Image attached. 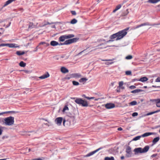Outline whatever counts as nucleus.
Returning <instances> with one entry per match:
<instances>
[{
    "label": "nucleus",
    "mask_w": 160,
    "mask_h": 160,
    "mask_svg": "<svg viewBox=\"0 0 160 160\" xmlns=\"http://www.w3.org/2000/svg\"><path fill=\"white\" fill-rule=\"evenodd\" d=\"M14 119L13 117L10 116L4 118L2 122L6 125L12 126L14 124Z\"/></svg>",
    "instance_id": "f257e3e1"
},
{
    "label": "nucleus",
    "mask_w": 160,
    "mask_h": 160,
    "mask_svg": "<svg viewBox=\"0 0 160 160\" xmlns=\"http://www.w3.org/2000/svg\"><path fill=\"white\" fill-rule=\"evenodd\" d=\"M149 149L148 146H145L143 149L141 148H135L134 150L135 154H137L139 153H144L147 152Z\"/></svg>",
    "instance_id": "f03ea898"
},
{
    "label": "nucleus",
    "mask_w": 160,
    "mask_h": 160,
    "mask_svg": "<svg viewBox=\"0 0 160 160\" xmlns=\"http://www.w3.org/2000/svg\"><path fill=\"white\" fill-rule=\"evenodd\" d=\"M129 29V28H128L118 32V38L116 39V40H118L123 38L127 34V31Z\"/></svg>",
    "instance_id": "7ed1b4c3"
},
{
    "label": "nucleus",
    "mask_w": 160,
    "mask_h": 160,
    "mask_svg": "<svg viewBox=\"0 0 160 160\" xmlns=\"http://www.w3.org/2000/svg\"><path fill=\"white\" fill-rule=\"evenodd\" d=\"M75 102L77 104L81 105L84 107H87L89 106L87 101L83 100L81 98H77L75 100Z\"/></svg>",
    "instance_id": "20e7f679"
},
{
    "label": "nucleus",
    "mask_w": 160,
    "mask_h": 160,
    "mask_svg": "<svg viewBox=\"0 0 160 160\" xmlns=\"http://www.w3.org/2000/svg\"><path fill=\"white\" fill-rule=\"evenodd\" d=\"M78 40V38H74L72 39L67 40L63 43H59V44H58V45H63L69 44L71 43L77 42Z\"/></svg>",
    "instance_id": "39448f33"
},
{
    "label": "nucleus",
    "mask_w": 160,
    "mask_h": 160,
    "mask_svg": "<svg viewBox=\"0 0 160 160\" xmlns=\"http://www.w3.org/2000/svg\"><path fill=\"white\" fill-rule=\"evenodd\" d=\"M74 37V35L73 34L65 35L60 36L59 38V40L60 42H63L65 39L72 38Z\"/></svg>",
    "instance_id": "423d86ee"
},
{
    "label": "nucleus",
    "mask_w": 160,
    "mask_h": 160,
    "mask_svg": "<svg viewBox=\"0 0 160 160\" xmlns=\"http://www.w3.org/2000/svg\"><path fill=\"white\" fill-rule=\"evenodd\" d=\"M160 25V23H157V24H150L149 23L147 22L146 23H143L141 24L140 25H137L135 28H140L141 27L144 26H150V25H152V26H155V25Z\"/></svg>",
    "instance_id": "0eeeda50"
},
{
    "label": "nucleus",
    "mask_w": 160,
    "mask_h": 160,
    "mask_svg": "<svg viewBox=\"0 0 160 160\" xmlns=\"http://www.w3.org/2000/svg\"><path fill=\"white\" fill-rule=\"evenodd\" d=\"M126 152L127 153L126 156L127 157H130L131 156L132 152L131 151V148L129 146H128L126 150Z\"/></svg>",
    "instance_id": "6e6552de"
},
{
    "label": "nucleus",
    "mask_w": 160,
    "mask_h": 160,
    "mask_svg": "<svg viewBox=\"0 0 160 160\" xmlns=\"http://www.w3.org/2000/svg\"><path fill=\"white\" fill-rule=\"evenodd\" d=\"M150 101L152 102H155L157 107L160 108V98L155 99H150Z\"/></svg>",
    "instance_id": "1a4fd4ad"
},
{
    "label": "nucleus",
    "mask_w": 160,
    "mask_h": 160,
    "mask_svg": "<svg viewBox=\"0 0 160 160\" xmlns=\"http://www.w3.org/2000/svg\"><path fill=\"white\" fill-rule=\"evenodd\" d=\"M63 118L62 117H58L56 118L55 120L56 123L58 125H61V123L62 121Z\"/></svg>",
    "instance_id": "9d476101"
},
{
    "label": "nucleus",
    "mask_w": 160,
    "mask_h": 160,
    "mask_svg": "<svg viewBox=\"0 0 160 160\" xmlns=\"http://www.w3.org/2000/svg\"><path fill=\"white\" fill-rule=\"evenodd\" d=\"M102 147L100 148H98V149L95 150V151H93L92 152H90V153H88V154H87L86 155V156L87 157H88L91 156H92V155H93V154H95L96 152L98 151L99 150L102 149Z\"/></svg>",
    "instance_id": "9b49d317"
},
{
    "label": "nucleus",
    "mask_w": 160,
    "mask_h": 160,
    "mask_svg": "<svg viewBox=\"0 0 160 160\" xmlns=\"http://www.w3.org/2000/svg\"><path fill=\"white\" fill-rule=\"evenodd\" d=\"M115 107V104L112 103H108L105 104V107L107 109H111Z\"/></svg>",
    "instance_id": "f8f14e48"
},
{
    "label": "nucleus",
    "mask_w": 160,
    "mask_h": 160,
    "mask_svg": "<svg viewBox=\"0 0 160 160\" xmlns=\"http://www.w3.org/2000/svg\"><path fill=\"white\" fill-rule=\"evenodd\" d=\"M70 76L71 78H79L81 77V75L79 73H72Z\"/></svg>",
    "instance_id": "ddd939ff"
},
{
    "label": "nucleus",
    "mask_w": 160,
    "mask_h": 160,
    "mask_svg": "<svg viewBox=\"0 0 160 160\" xmlns=\"http://www.w3.org/2000/svg\"><path fill=\"white\" fill-rule=\"evenodd\" d=\"M61 71L63 73H67L69 72L68 70L64 67H62L61 68Z\"/></svg>",
    "instance_id": "4468645a"
},
{
    "label": "nucleus",
    "mask_w": 160,
    "mask_h": 160,
    "mask_svg": "<svg viewBox=\"0 0 160 160\" xmlns=\"http://www.w3.org/2000/svg\"><path fill=\"white\" fill-rule=\"evenodd\" d=\"M49 76V74L48 72L43 75L42 76L40 77L39 78L40 79H44L48 77Z\"/></svg>",
    "instance_id": "2eb2a0df"
},
{
    "label": "nucleus",
    "mask_w": 160,
    "mask_h": 160,
    "mask_svg": "<svg viewBox=\"0 0 160 160\" xmlns=\"http://www.w3.org/2000/svg\"><path fill=\"white\" fill-rule=\"evenodd\" d=\"M59 43L55 41H52L50 42V45L53 46L58 45Z\"/></svg>",
    "instance_id": "dca6fc26"
},
{
    "label": "nucleus",
    "mask_w": 160,
    "mask_h": 160,
    "mask_svg": "<svg viewBox=\"0 0 160 160\" xmlns=\"http://www.w3.org/2000/svg\"><path fill=\"white\" fill-rule=\"evenodd\" d=\"M8 47L9 48H16L18 47L15 43H8Z\"/></svg>",
    "instance_id": "f3484780"
},
{
    "label": "nucleus",
    "mask_w": 160,
    "mask_h": 160,
    "mask_svg": "<svg viewBox=\"0 0 160 160\" xmlns=\"http://www.w3.org/2000/svg\"><path fill=\"white\" fill-rule=\"evenodd\" d=\"M153 134V133L152 132H146V133H144V134L142 135L141 136H142V137H147V136H150V135H152Z\"/></svg>",
    "instance_id": "a211bd4d"
},
{
    "label": "nucleus",
    "mask_w": 160,
    "mask_h": 160,
    "mask_svg": "<svg viewBox=\"0 0 160 160\" xmlns=\"http://www.w3.org/2000/svg\"><path fill=\"white\" fill-rule=\"evenodd\" d=\"M122 5L121 4L118 5L116 6L115 8L113 10L112 12L115 13L117 11L120 9Z\"/></svg>",
    "instance_id": "6ab92c4d"
},
{
    "label": "nucleus",
    "mask_w": 160,
    "mask_h": 160,
    "mask_svg": "<svg viewBox=\"0 0 160 160\" xmlns=\"http://www.w3.org/2000/svg\"><path fill=\"white\" fill-rule=\"evenodd\" d=\"M160 1V0H148V2L151 3H156Z\"/></svg>",
    "instance_id": "aec40b11"
},
{
    "label": "nucleus",
    "mask_w": 160,
    "mask_h": 160,
    "mask_svg": "<svg viewBox=\"0 0 160 160\" xmlns=\"http://www.w3.org/2000/svg\"><path fill=\"white\" fill-rule=\"evenodd\" d=\"M148 79L146 77H143L141 78L139 80V81L143 82L147 81Z\"/></svg>",
    "instance_id": "412c9836"
},
{
    "label": "nucleus",
    "mask_w": 160,
    "mask_h": 160,
    "mask_svg": "<svg viewBox=\"0 0 160 160\" xmlns=\"http://www.w3.org/2000/svg\"><path fill=\"white\" fill-rule=\"evenodd\" d=\"M123 84V82L122 81H121L119 82V87L120 88L122 89H124V87L122 86Z\"/></svg>",
    "instance_id": "4be33fe9"
},
{
    "label": "nucleus",
    "mask_w": 160,
    "mask_h": 160,
    "mask_svg": "<svg viewBox=\"0 0 160 160\" xmlns=\"http://www.w3.org/2000/svg\"><path fill=\"white\" fill-rule=\"evenodd\" d=\"M116 38H118L117 32L116 33L113 34L110 37V38L111 39H114Z\"/></svg>",
    "instance_id": "5701e85b"
},
{
    "label": "nucleus",
    "mask_w": 160,
    "mask_h": 160,
    "mask_svg": "<svg viewBox=\"0 0 160 160\" xmlns=\"http://www.w3.org/2000/svg\"><path fill=\"white\" fill-rule=\"evenodd\" d=\"M159 137H157L155 138L152 141L153 143L154 144H155L159 140Z\"/></svg>",
    "instance_id": "b1692460"
},
{
    "label": "nucleus",
    "mask_w": 160,
    "mask_h": 160,
    "mask_svg": "<svg viewBox=\"0 0 160 160\" xmlns=\"http://www.w3.org/2000/svg\"><path fill=\"white\" fill-rule=\"evenodd\" d=\"M142 91V90L140 89H136L131 92L132 93H135Z\"/></svg>",
    "instance_id": "393cba45"
},
{
    "label": "nucleus",
    "mask_w": 160,
    "mask_h": 160,
    "mask_svg": "<svg viewBox=\"0 0 160 160\" xmlns=\"http://www.w3.org/2000/svg\"><path fill=\"white\" fill-rule=\"evenodd\" d=\"M87 80H88L87 78H81L79 80V81L80 82H85Z\"/></svg>",
    "instance_id": "a878e982"
},
{
    "label": "nucleus",
    "mask_w": 160,
    "mask_h": 160,
    "mask_svg": "<svg viewBox=\"0 0 160 160\" xmlns=\"http://www.w3.org/2000/svg\"><path fill=\"white\" fill-rule=\"evenodd\" d=\"M15 112L13 111L3 112L1 113H0V115H2L4 114H6L9 113H15Z\"/></svg>",
    "instance_id": "bb28decb"
},
{
    "label": "nucleus",
    "mask_w": 160,
    "mask_h": 160,
    "mask_svg": "<svg viewBox=\"0 0 160 160\" xmlns=\"http://www.w3.org/2000/svg\"><path fill=\"white\" fill-rule=\"evenodd\" d=\"M19 65L21 67H24L26 65L25 63L23 61H21L19 63Z\"/></svg>",
    "instance_id": "cd10ccee"
},
{
    "label": "nucleus",
    "mask_w": 160,
    "mask_h": 160,
    "mask_svg": "<svg viewBox=\"0 0 160 160\" xmlns=\"http://www.w3.org/2000/svg\"><path fill=\"white\" fill-rule=\"evenodd\" d=\"M16 53L18 55L20 56L24 54L25 53V52L23 51L21 52L20 51H17L16 52Z\"/></svg>",
    "instance_id": "c85d7f7f"
},
{
    "label": "nucleus",
    "mask_w": 160,
    "mask_h": 160,
    "mask_svg": "<svg viewBox=\"0 0 160 160\" xmlns=\"http://www.w3.org/2000/svg\"><path fill=\"white\" fill-rule=\"evenodd\" d=\"M141 137H142V136H137L133 138V140L137 141V140H138Z\"/></svg>",
    "instance_id": "c756f323"
},
{
    "label": "nucleus",
    "mask_w": 160,
    "mask_h": 160,
    "mask_svg": "<svg viewBox=\"0 0 160 160\" xmlns=\"http://www.w3.org/2000/svg\"><path fill=\"white\" fill-rule=\"evenodd\" d=\"M72 84L74 86H78L79 85V83L75 81H73L72 82Z\"/></svg>",
    "instance_id": "7c9ffc66"
},
{
    "label": "nucleus",
    "mask_w": 160,
    "mask_h": 160,
    "mask_svg": "<svg viewBox=\"0 0 160 160\" xmlns=\"http://www.w3.org/2000/svg\"><path fill=\"white\" fill-rule=\"evenodd\" d=\"M129 104L131 106H134L137 104V102L136 101H133L130 102Z\"/></svg>",
    "instance_id": "2f4dec72"
},
{
    "label": "nucleus",
    "mask_w": 160,
    "mask_h": 160,
    "mask_svg": "<svg viewBox=\"0 0 160 160\" xmlns=\"http://www.w3.org/2000/svg\"><path fill=\"white\" fill-rule=\"evenodd\" d=\"M77 22V21L76 19H73L71 21L70 23L72 24H74L76 23Z\"/></svg>",
    "instance_id": "473e14b6"
},
{
    "label": "nucleus",
    "mask_w": 160,
    "mask_h": 160,
    "mask_svg": "<svg viewBox=\"0 0 160 160\" xmlns=\"http://www.w3.org/2000/svg\"><path fill=\"white\" fill-rule=\"evenodd\" d=\"M132 58V56L131 55H129L125 57V59L127 60L131 59Z\"/></svg>",
    "instance_id": "72a5a7b5"
},
{
    "label": "nucleus",
    "mask_w": 160,
    "mask_h": 160,
    "mask_svg": "<svg viewBox=\"0 0 160 160\" xmlns=\"http://www.w3.org/2000/svg\"><path fill=\"white\" fill-rule=\"evenodd\" d=\"M68 110V108L67 106L66 105L65 106L64 108H63L62 111L63 112H65L66 110Z\"/></svg>",
    "instance_id": "f704fd0d"
},
{
    "label": "nucleus",
    "mask_w": 160,
    "mask_h": 160,
    "mask_svg": "<svg viewBox=\"0 0 160 160\" xmlns=\"http://www.w3.org/2000/svg\"><path fill=\"white\" fill-rule=\"evenodd\" d=\"M155 113H156V112H155V111H153V112H149V113H147L146 115L145 116H149V115H151L154 114Z\"/></svg>",
    "instance_id": "c9c22d12"
},
{
    "label": "nucleus",
    "mask_w": 160,
    "mask_h": 160,
    "mask_svg": "<svg viewBox=\"0 0 160 160\" xmlns=\"http://www.w3.org/2000/svg\"><path fill=\"white\" fill-rule=\"evenodd\" d=\"M4 128L2 126H0V135L2 134L3 129Z\"/></svg>",
    "instance_id": "e433bc0d"
},
{
    "label": "nucleus",
    "mask_w": 160,
    "mask_h": 160,
    "mask_svg": "<svg viewBox=\"0 0 160 160\" xmlns=\"http://www.w3.org/2000/svg\"><path fill=\"white\" fill-rule=\"evenodd\" d=\"M8 43H2L0 44V47L8 46Z\"/></svg>",
    "instance_id": "4c0bfd02"
},
{
    "label": "nucleus",
    "mask_w": 160,
    "mask_h": 160,
    "mask_svg": "<svg viewBox=\"0 0 160 160\" xmlns=\"http://www.w3.org/2000/svg\"><path fill=\"white\" fill-rule=\"evenodd\" d=\"M125 73L127 75H130L131 74V72L130 71H127Z\"/></svg>",
    "instance_id": "58836bf2"
},
{
    "label": "nucleus",
    "mask_w": 160,
    "mask_h": 160,
    "mask_svg": "<svg viewBox=\"0 0 160 160\" xmlns=\"http://www.w3.org/2000/svg\"><path fill=\"white\" fill-rule=\"evenodd\" d=\"M133 117L136 116L138 115V113L137 112H133L132 115Z\"/></svg>",
    "instance_id": "ea45409f"
},
{
    "label": "nucleus",
    "mask_w": 160,
    "mask_h": 160,
    "mask_svg": "<svg viewBox=\"0 0 160 160\" xmlns=\"http://www.w3.org/2000/svg\"><path fill=\"white\" fill-rule=\"evenodd\" d=\"M156 82H160V77H158L155 80Z\"/></svg>",
    "instance_id": "a19ab883"
},
{
    "label": "nucleus",
    "mask_w": 160,
    "mask_h": 160,
    "mask_svg": "<svg viewBox=\"0 0 160 160\" xmlns=\"http://www.w3.org/2000/svg\"><path fill=\"white\" fill-rule=\"evenodd\" d=\"M71 13L73 15H75L76 14V12L75 11H71Z\"/></svg>",
    "instance_id": "79ce46f5"
},
{
    "label": "nucleus",
    "mask_w": 160,
    "mask_h": 160,
    "mask_svg": "<svg viewBox=\"0 0 160 160\" xmlns=\"http://www.w3.org/2000/svg\"><path fill=\"white\" fill-rule=\"evenodd\" d=\"M136 88V86L134 85H132L129 87V88L132 89H134Z\"/></svg>",
    "instance_id": "37998d69"
},
{
    "label": "nucleus",
    "mask_w": 160,
    "mask_h": 160,
    "mask_svg": "<svg viewBox=\"0 0 160 160\" xmlns=\"http://www.w3.org/2000/svg\"><path fill=\"white\" fill-rule=\"evenodd\" d=\"M158 154H154L152 155L151 156V157L152 158H154L156 156H157Z\"/></svg>",
    "instance_id": "c03bdc74"
},
{
    "label": "nucleus",
    "mask_w": 160,
    "mask_h": 160,
    "mask_svg": "<svg viewBox=\"0 0 160 160\" xmlns=\"http://www.w3.org/2000/svg\"><path fill=\"white\" fill-rule=\"evenodd\" d=\"M44 159V158H36L35 159H33L32 160H43Z\"/></svg>",
    "instance_id": "a18cd8bd"
},
{
    "label": "nucleus",
    "mask_w": 160,
    "mask_h": 160,
    "mask_svg": "<svg viewBox=\"0 0 160 160\" xmlns=\"http://www.w3.org/2000/svg\"><path fill=\"white\" fill-rule=\"evenodd\" d=\"M33 25V23L32 22H30L29 23V27L30 28V27H32V25Z\"/></svg>",
    "instance_id": "49530a36"
},
{
    "label": "nucleus",
    "mask_w": 160,
    "mask_h": 160,
    "mask_svg": "<svg viewBox=\"0 0 160 160\" xmlns=\"http://www.w3.org/2000/svg\"><path fill=\"white\" fill-rule=\"evenodd\" d=\"M86 49H84V50H83L81 52H80L79 53H78V55H80V54H82V53L84 52V51H85L86 50Z\"/></svg>",
    "instance_id": "de8ad7c7"
},
{
    "label": "nucleus",
    "mask_w": 160,
    "mask_h": 160,
    "mask_svg": "<svg viewBox=\"0 0 160 160\" xmlns=\"http://www.w3.org/2000/svg\"><path fill=\"white\" fill-rule=\"evenodd\" d=\"M104 160H110V159H109V158L107 157L105 158Z\"/></svg>",
    "instance_id": "09e8293b"
},
{
    "label": "nucleus",
    "mask_w": 160,
    "mask_h": 160,
    "mask_svg": "<svg viewBox=\"0 0 160 160\" xmlns=\"http://www.w3.org/2000/svg\"><path fill=\"white\" fill-rule=\"evenodd\" d=\"M46 43V42H41L39 43V45H42V44H45Z\"/></svg>",
    "instance_id": "8fccbe9b"
},
{
    "label": "nucleus",
    "mask_w": 160,
    "mask_h": 160,
    "mask_svg": "<svg viewBox=\"0 0 160 160\" xmlns=\"http://www.w3.org/2000/svg\"><path fill=\"white\" fill-rule=\"evenodd\" d=\"M109 159L110 160H114V158L113 157H111L110 158H109Z\"/></svg>",
    "instance_id": "3c124183"
},
{
    "label": "nucleus",
    "mask_w": 160,
    "mask_h": 160,
    "mask_svg": "<svg viewBox=\"0 0 160 160\" xmlns=\"http://www.w3.org/2000/svg\"><path fill=\"white\" fill-rule=\"evenodd\" d=\"M84 97L87 98V99H88V100H90V97H86V96H85Z\"/></svg>",
    "instance_id": "603ef678"
},
{
    "label": "nucleus",
    "mask_w": 160,
    "mask_h": 160,
    "mask_svg": "<svg viewBox=\"0 0 160 160\" xmlns=\"http://www.w3.org/2000/svg\"><path fill=\"white\" fill-rule=\"evenodd\" d=\"M50 24V23L49 22H47V23H45V24L44 25H43V26H45V25H48V24Z\"/></svg>",
    "instance_id": "864d4df0"
},
{
    "label": "nucleus",
    "mask_w": 160,
    "mask_h": 160,
    "mask_svg": "<svg viewBox=\"0 0 160 160\" xmlns=\"http://www.w3.org/2000/svg\"><path fill=\"white\" fill-rule=\"evenodd\" d=\"M46 45V46L48 47V46L49 45V44L48 43L46 42V43L45 44Z\"/></svg>",
    "instance_id": "5fc2aeb1"
},
{
    "label": "nucleus",
    "mask_w": 160,
    "mask_h": 160,
    "mask_svg": "<svg viewBox=\"0 0 160 160\" xmlns=\"http://www.w3.org/2000/svg\"><path fill=\"white\" fill-rule=\"evenodd\" d=\"M122 128H118V131H121V130H122Z\"/></svg>",
    "instance_id": "6e6d98bb"
},
{
    "label": "nucleus",
    "mask_w": 160,
    "mask_h": 160,
    "mask_svg": "<svg viewBox=\"0 0 160 160\" xmlns=\"http://www.w3.org/2000/svg\"><path fill=\"white\" fill-rule=\"evenodd\" d=\"M114 40H109L108 41H107V42H112Z\"/></svg>",
    "instance_id": "4d7b16f0"
},
{
    "label": "nucleus",
    "mask_w": 160,
    "mask_h": 160,
    "mask_svg": "<svg viewBox=\"0 0 160 160\" xmlns=\"http://www.w3.org/2000/svg\"><path fill=\"white\" fill-rule=\"evenodd\" d=\"M152 87H153V88H156V87H157V88H160V86H154V85H152Z\"/></svg>",
    "instance_id": "13d9d810"
},
{
    "label": "nucleus",
    "mask_w": 160,
    "mask_h": 160,
    "mask_svg": "<svg viewBox=\"0 0 160 160\" xmlns=\"http://www.w3.org/2000/svg\"><path fill=\"white\" fill-rule=\"evenodd\" d=\"M103 61H111V60L108 59V60H102Z\"/></svg>",
    "instance_id": "bf43d9fd"
},
{
    "label": "nucleus",
    "mask_w": 160,
    "mask_h": 160,
    "mask_svg": "<svg viewBox=\"0 0 160 160\" xmlns=\"http://www.w3.org/2000/svg\"><path fill=\"white\" fill-rule=\"evenodd\" d=\"M160 112V109L156 110L155 111V112H156V113L158 112Z\"/></svg>",
    "instance_id": "052dcab7"
},
{
    "label": "nucleus",
    "mask_w": 160,
    "mask_h": 160,
    "mask_svg": "<svg viewBox=\"0 0 160 160\" xmlns=\"http://www.w3.org/2000/svg\"><path fill=\"white\" fill-rule=\"evenodd\" d=\"M65 122H66V120L65 119H64L63 120V124L64 125V123H65Z\"/></svg>",
    "instance_id": "680f3d73"
},
{
    "label": "nucleus",
    "mask_w": 160,
    "mask_h": 160,
    "mask_svg": "<svg viewBox=\"0 0 160 160\" xmlns=\"http://www.w3.org/2000/svg\"><path fill=\"white\" fill-rule=\"evenodd\" d=\"M124 157L123 156H122L121 157V159H124Z\"/></svg>",
    "instance_id": "e2e57ef3"
},
{
    "label": "nucleus",
    "mask_w": 160,
    "mask_h": 160,
    "mask_svg": "<svg viewBox=\"0 0 160 160\" xmlns=\"http://www.w3.org/2000/svg\"><path fill=\"white\" fill-rule=\"evenodd\" d=\"M95 98L94 97H90V99H94Z\"/></svg>",
    "instance_id": "0e129e2a"
},
{
    "label": "nucleus",
    "mask_w": 160,
    "mask_h": 160,
    "mask_svg": "<svg viewBox=\"0 0 160 160\" xmlns=\"http://www.w3.org/2000/svg\"><path fill=\"white\" fill-rule=\"evenodd\" d=\"M19 10H22V11H23V9L22 8H20L19 9Z\"/></svg>",
    "instance_id": "69168bd1"
},
{
    "label": "nucleus",
    "mask_w": 160,
    "mask_h": 160,
    "mask_svg": "<svg viewBox=\"0 0 160 160\" xmlns=\"http://www.w3.org/2000/svg\"><path fill=\"white\" fill-rule=\"evenodd\" d=\"M45 125H47V126H49V125L48 124V123H45Z\"/></svg>",
    "instance_id": "338daca9"
},
{
    "label": "nucleus",
    "mask_w": 160,
    "mask_h": 160,
    "mask_svg": "<svg viewBox=\"0 0 160 160\" xmlns=\"http://www.w3.org/2000/svg\"><path fill=\"white\" fill-rule=\"evenodd\" d=\"M6 160V158L0 159V160Z\"/></svg>",
    "instance_id": "774afa93"
}]
</instances>
